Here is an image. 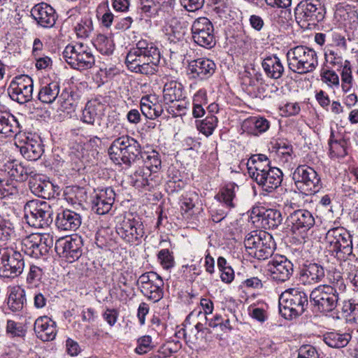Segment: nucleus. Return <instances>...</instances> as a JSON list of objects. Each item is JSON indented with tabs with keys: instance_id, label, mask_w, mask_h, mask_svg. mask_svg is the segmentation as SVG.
<instances>
[{
	"instance_id": "nucleus-1",
	"label": "nucleus",
	"mask_w": 358,
	"mask_h": 358,
	"mask_svg": "<svg viewBox=\"0 0 358 358\" xmlns=\"http://www.w3.org/2000/svg\"><path fill=\"white\" fill-rule=\"evenodd\" d=\"M159 62L158 48L146 40L139 41L136 47L129 51L125 59V64L130 71L147 76L157 71Z\"/></svg>"
},
{
	"instance_id": "nucleus-2",
	"label": "nucleus",
	"mask_w": 358,
	"mask_h": 358,
	"mask_svg": "<svg viewBox=\"0 0 358 358\" xmlns=\"http://www.w3.org/2000/svg\"><path fill=\"white\" fill-rule=\"evenodd\" d=\"M141 152L139 142L127 135L115 138L108 148V155L116 164H137Z\"/></svg>"
},
{
	"instance_id": "nucleus-3",
	"label": "nucleus",
	"mask_w": 358,
	"mask_h": 358,
	"mask_svg": "<svg viewBox=\"0 0 358 358\" xmlns=\"http://www.w3.org/2000/svg\"><path fill=\"white\" fill-rule=\"evenodd\" d=\"M326 248L329 252L344 263L354 259L352 241L350 234L343 227L329 229L325 236Z\"/></svg>"
},
{
	"instance_id": "nucleus-4",
	"label": "nucleus",
	"mask_w": 358,
	"mask_h": 358,
	"mask_svg": "<svg viewBox=\"0 0 358 358\" xmlns=\"http://www.w3.org/2000/svg\"><path fill=\"white\" fill-rule=\"evenodd\" d=\"M289 69L294 73L306 74L313 72L318 66L317 52L304 45H297L287 52Z\"/></svg>"
},
{
	"instance_id": "nucleus-5",
	"label": "nucleus",
	"mask_w": 358,
	"mask_h": 358,
	"mask_svg": "<svg viewBox=\"0 0 358 358\" xmlns=\"http://www.w3.org/2000/svg\"><path fill=\"white\" fill-rule=\"evenodd\" d=\"M308 305V295L300 288L287 289L279 297V311L286 319L302 315Z\"/></svg>"
},
{
	"instance_id": "nucleus-6",
	"label": "nucleus",
	"mask_w": 358,
	"mask_h": 358,
	"mask_svg": "<svg viewBox=\"0 0 358 358\" xmlns=\"http://www.w3.org/2000/svg\"><path fill=\"white\" fill-rule=\"evenodd\" d=\"M244 245L248 255L259 260L268 259L273 255L275 250L272 236L263 231H253L248 234Z\"/></svg>"
},
{
	"instance_id": "nucleus-7",
	"label": "nucleus",
	"mask_w": 358,
	"mask_h": 358,
	"mask_svg": "<svg viewBox=\"0 0 358 358\" xmlns=\"http://www.w3.org/2000/svg\"><path fill=\"white\" fill-rule=\"evenodd\" d=\"M27 223L34 228L43 229L52 222L53 210L50 205L41 200H31L24 207Z\"/></svg>"
},
{
	"instance_id": "nucleus-8",
	"label": "nucleus",
	"mask_w": 358,
	"mask_h": 358,
	"mask_svg": "<svg viewBox=\"0 0 358 358\" xmlns=\"http://www.w3.org/2000/svg\"><path fill=\"white\" fill-rule=\"evenodd\" d=\"M63 58L73 69L83 71L94 64V57L90 48L83 43L68 45L62 53Z\"/></svg>"
},
{
	"instance_id": "nucleus-9",
	"label": "nucleus",
	"mask_w": 358,
	"mask_h": 358,
	"mask_svg": "<svg viewBox=\"0 0 358 358\" xmlns=\"http://www.w3.org/2000/svg\"><path fill=\"white\" fill-rule=\"evenodd\" d=\"M292 179L297 189L307 195L314 194L322 187L317 173L307 165H299L292 173Z\"/></svg>"
},
{
	"instance_id": "nucleus-10",
	"label": "nucleus",
	"mask_w": 358,
	"mask_h": 358,
	"mask_svg": "<svg viewBox=\"0 0 358 358\" xmlns=\"http://www.w3.org/2000/svg\"><path fill=\"white\" fill-rule=\"evenodd\" d=\"M341 294L327 285H320L310 294V302L321 313H329L336 309Z\"/></svg>"
},
{
	"instance_id": "nucleus-11",
	"label": "nucleus",
	"mask_w": 358,
	"mask_h": 358,
	"mask_svg": "<svg viewBox=\"0 0 358 358\" xmlns=\"http://www.w3.org/2000/svg\"><path fill=\"white\" fill-rule=\"evenodd\" d=\"M116 231L124 242L131 245H137L145 234L141 219L133 214L124 217L117 225Z\"/></svg>"
},
{
	"instance_id": "nucleus-12",
	"label": "nucleus",
	"mask_w": 358,
	"mask_h": 358,
	"mask_svg": "<svg viewBox=\"0 0 358 358\" xmlns=\"http://www.w3.org/2000/svg\"><path fill=\"white\" fill-rule=\"evenodd\" d=\"M24 261L22 254L12 248L0 250V277L15 278L24 269Z\"/></svg>"
},
{
	"instance_id": "nucleus-13",
	"label": "nucleus",
	"mask_w": 358,
	"mask_h": 358,
	"mask_svg": "<svg viewBox=\"0 0 358 358\" xmlns=\"http://www.w3.org/2000/svg\"><path fill=\"white\" fill-rule=\"evenodd\" d=\"M192 39L201 47L210 49L215 46L216 41L212 22L207 17L196 19L191 28Z\"/></svg>"
},
{
	"instance_id": "nucleus-14",
	"label": "nucleus",
	"mask_w": 358,
	"mask_h": 358,
	"mask_svg": "<svg viewBox=\"0 0 358 358\" xmlns=\"http://www.w3.org/2000/svg\"><path fill=\"white\" fill-rule=\"evenodd\" d=\"M287 222L292 232L302 239L307 237L308 231L315 224L313 213L305 209L294 210L287 217Z\"/></svg>"
},
{
	"instance_id": "nucleus-15",
	"label": "nucleus",
	"mask_w": 358,
	"mask_h": 358,
	"mask_svg": "<svg viewBox=\"0 0 358 358\" xmlns=\"http://www.w3.org/2000/svg\"><path fill=\"white\" fill-rule=\"evenodd\" d=\"M326 10L320 0H303L296 8V14L300 20L308 25L315 24L324 20Z\"/></svg>"
},
{
	"instance_id": "nucleus-16",
	"label": "nucleus",
	"mask_w": 358,
	"mask_h": 358,
	"mask_svg": "<svg viewBox=\"0 0 358 358\" xmlns=\"http://www.w3.org/2000/svg\"><path fill=\"white\" fill-rule=\"evenodd\" d=\"M33 89L32 78L27 75H21L11 81L8 92L12 100L24 104L31 100Z\"/></svg>"
},
{
	"instance_id": "nucleus-17",
	"label": "nucleus",
	"mask_w": 358,
	"mask_h": 358,
	"mask_svg": "<svg viewBox=\"0 0 358 358\" xmlns=\"http://www.w3.org/2000/svg\"><path fill=\"white\" fill-rule=\"evenodd\" d=\"M83 241L80 236H69L58 239L55 243L57 253L69 263L78 260L82 255Z\"/></svg>"
},
{
	"instance_id": "nucleus-18",
	"label": "nucleus",
	"mask_w": 358,
	"mask_h": 358,
	"mask_svg": "<svg viewBox=\"0 0 358 358\" xmlns=\"http://www.w3.org/2000/svg\"><path fill=\"white\" fill-rule=\"evenodd\" d=\"M267 268L271 279L278 283L287 281L294 272L292 263L283 256L273 259Z\"/></svg>"
},
{
	"instance_id": "nucleus-19",
	"label": "nucleus",
	"mask_w": 358,
	"mask_h": 358,
	"mask_svg": "<svg viewBox=\"0 0 358 358\" xmlns=\"http://www.w3.org/2000/svg\"><path fill=\"white\" fill-rule=\"evenodd\" d=\"M216 65L209 59L199 58L192 61L187 67L190 78L196 80H204L210 78L215 73Z\"/></svg>"
},
{
	"instance_id": "nucleus-20",
	"label": "nucleus",
	"mask_w": 358,
	"mask_h": 358,
	"mask_svg": "<svg viewBox=\"0 0 358 358\" xmlns=\"http://www.w3.org/2000/svg\"><path fill=\"white\" fill-rule=\"evenodd\" d=\"M29 188L33 194L43 199H50L55 196L57 186L54 185L50 181L46 180L45 176L36 172L31 175L29 181Z\"/></svg>"
},
{
	"instance_id": "nucleus-21",
	"label": "nucleus",
	"mask_w": 358,
	"mask_h": 358,
	"mask_svg": "<svg viewBox=\"0 0 358 358\" xmlns=\"http://www.w3.org/2000/svg\"><path fill=\"white\" fill-rule=\"evenodd\" d=\"M115 196V192L111 187L95 192L92 197V209L99 215L106 214L112 208Z\"/></svg>"
},
{
	"instance_id": "nucleus-22",
	"label": "nucleus",
	"mask_w": 358,
	"mask_h": 358,
	"mask_svg": "<svg viewBox=\"0 0 358 358\" xmlns=\"http://www.w3.org/2000/svg\"><path fill=\"white\" fill-rule=\"evenodd\" d=\"M31 15L38 24L44 28L52 27L57 18L55 10L45 3L34 6L31 10Z\"/></svg>"
},
{
	"instance_id": "nucleus-23",
	"label": "nucleus",
	"mask_w": 358,
	"mask_h": 358,
	"mask_svg": "<svg viewBox=\"0 0 358 358\" xmlns=\"http://www.w3.org/2000/svg\"><path fill=\"white\" fill-rule=\"evenodd\" d=\"M325 276L322 266L316 263L304 265L300 271L299 281L304 285L318 283Z\"/></svg>"
},
{
	"instance_id": "nucleus-24",
	"label": "nucleus",
	"mask_w": 358,
	"mask_h": 358,
	"mask_svg": "<svg viewBox=\"0 0 358 358\" xmlns=\"http://www.w3.org/2000/svg\"><path fill=\"white\" fill-rule=\"evenodd\" d=\"M282 181V172L276 167H271L263 175L262 174L255 182L264 191L271 192L278 188Z\"/></svg>"
},
{
	"instance_id": "nucleus-25",
	"label": "nucleus",
	"mask_w": 358,
	"mask_h": 358,
	"mask_svg": "<svg viewBox=\"0 0 358 358\" xmlns=\"http://www.w3.org/2000/svg\"><path fill=\"white\" fill-rule=\"evenodd\" d=\"M34 331L43 341H52L57 334L56 323L47 316L40 317L34 322Z\"/></svg>"
},
{
	"instance_id": "nucleus-26",
	"label": "nucleus",
	"mask_w": 358,
	"mask_h": 358,
	"mask_svg": "<svg viewBox=\"0 0 358 358\" xmlns=\"http://www.w3.org/2000/svg\"><path fill=\"white\" fill-rule=\"evenodd\" d=\"M247 168L250 177L255 181L262 174L270 170L271 166L266 155L257 154L250 157L247 162Z\"/></svg>"
},
{
	"instance_id": "nucleus-27",
	"label": "nucleus",
	"mask_w": 358,
	"mask_h": 358,
	"mask_svg": "<svg viewBox=\"0 0 358 358\" xmlns=\"http://www.w3.org/2000/svg\"><path fill=\"white\" fill-rule=\"evenodd\" d=\"M81 216L75 211L65 209L59 213L56 218L57 228L63 231H75L81 224Z\"/></svg>"
},
{
	"instance_id": "nucleus-28",
	"label": "nucleus",
	"mask_w": 358,
	"mask_h": 358,
	"mask_svg": "<svg viewBox=\"0 0 358 358\" xmlns=\"http://www.w3.org/2000/svg\"><path fill=\"white\" fill-rule=\"evenodd\" d=\"M39 234H32L22 241V250L27 255L38 259L47 255L45 245L40 244Z\"/></svg>"
},
{
	"instance_id": "nucleus-29",
	"label": "nucleus",
	"mask_w": 358,
	"mask_h": 358,
	"mask_svg": "<svg viewBox=\"0 0 358 358\" xmlns=\"http://www.w3.org/2000/svg\"><path fill=\"white\" fill-rule=\"evenodd\" d=\"M256 216L257 220H252L253 222L259 223V227L265 229H275L282 222V217L281 213L276 209H266L260 212L257 209Z\"/></svg>"
},
{
	"instance_id": "nucleus-30",
	"label": "nucleus",
	"mask_w": 358,
	"mask_h": 358,
	"mask_svg": "<svg viewBox=\"0 0 358 358\" xmlns=\"http://www.w3.org/2000/svg\"><path fill=\"white\" fill-rule=\"evenodd\" d=\"M105 106L97 100L88 101L83 110L81 120L83 122L94 125L99 122L104 114Z\"/></svg>"
},
{
	"instance_id": "nucleus-31",
	"label": "nucleus",
	"mask_w": 358,
	"mask_h": 358,
	"mask_svg": "<svg viewBox=\"0 0 358 358\" xmlns=\"http://www.w3.org/2000/svg\"><path fill=\"white\" fill-rule=\"evenodd\" d=\"M185 98L183 85L176 80L167 81L163 89V101L164 103L169 104L175 101H183Z\"/></svg>"
},
{
	"instance_id": "nucleus-32",
	"label": "nucleus",
	"mask_w": 358,
	"mask_h": 358,
	"mask_svg": "<svg viewBox=\"0 0 358 358\" xmlns=\"http://www.w3.org/2000/svg\"><path fill=\"white\" fill-rule=\"evenodd\" d=\"M59 92L60 84L58 80L43 83L40 87L38 99L43 103L50 104L58 97Z\"/></svg>"
},
{
	"instance_id": "nucleus-33",
	"label": "nucleus",
	"mask_w": 358,
	"mask_h": 358,
	"mask_svg": "<svg viewBox=\"0 0 358 358\" xmlns=\"http://www.w3.org/2000/svg\"><path fill=\"white\" fill-rule=\"evenodd\" d=\"M164 285L162 278L159 275L155 280L144 285L141 292L149 300L158 302L164 296Z\"/></svg>"
},
{
	"instance_id": "nucleus-34",
	"label": "nucleus",
	"mask_w": 358,
	"mask_h": 358,
	"mask_svg": "<svg viewBox=\"0 0 358 358\" xmlns=\"http://www.w3.org/2000/svg\"><path fill=\"white\" fill-rule=\"evenodd\" d=\"M262 65L266 76L271 78L278 79L284 73V66L276 55L266 57Z\"/></svg>"
},
{
	"instance_id": "nucleus-35",
	"label": "nucleus",
	"mask_w": 358,
	"mask_h": 358,
	"mask_svg": "<svg viewBox=\"0 0 358 358\" xmlns=\"http://www.w3.org/2000/svg\"><path fill=\"white\" fill-rule=\"evenodd\" d=\"M18 194V182L8 177L6 171L0 170V198L17 196Z\"/></svg>"
},
{
	"instance_id": "nucleus-36",
	"label": "nucleus",
	"mask_w": 358,
	"mask_h": 358,
	"mask_svg": "<svg viewBox=\"0 0 358 358\" xmlns=\"http://www.w3.org/2000/svg\"><path fill=\"white\" fill-rule=\"evenodd\" d=\"M155 100V97L154 96H144L141 99V113L146 118L150 120L156 119L163 112L162 106L154 103Z\"/></svg>"
},
{
	"instance_id": "nucleus-37",
	"label": "nucleus",
	"mask_w": 358,
	"mask_h": 358,
	"mask_svg": "<svg viewBox=\"0 0 358 358\" xmlns=\"http://www.w3.org/2000/svg\"><path fill=\"white\" fill-rule=\"evenodd\" d=\"M270 127L269 122L262 117H250L243 122V127L249 134L257 136L266 131Z\"/></svg>"
},
{
	"instance_id": "nucleus-38",
	"label": "nucleus",
	"mask_w": 358,
	"mask_h": 358,
	"mask_svg": "<svg viewBox=\"0 0 358 358\" xmlns=\"http://www.w3.org/2000/svg\"><path fill=\"white\" fill-rule=\"evenodd\" d=\"M20 132V125L16 118L8 113H0V133L7 136Z\"/></svg>"
},
{
	"instance_id": "nucleus-39",
	"label": "nucleus",
	"mask_w": 358,
	"mask_h": 358,
	"mask_svg": "<svg viewBox=\"0 0 358 358\" xmlns=\"http://www.w3.org/2000/svg\"><path fill=\"white\" fill-rule=\"evenodd\" d=\"M86 150L83 145L76 143L71 148L68 155V162L66 165H69L72 170L79 171L83 166V159L86 154Z\"/></svg>"
},
{
	"instance_id": "nucleus-40",
	"label": "nucleus",
	"mask_w": 358,
	"mask_h": 358,
	"mask_svg": "<svg viewBox=\"0 0 358 358\" xmlns=\"http://www.w3.org/2000/svg\"><path fill=\"white\" fill-rule=\"evenodd\" d=\"M161 159L159 153L152 150L150 151H142L138 161V166L141 165L145 169H148L152 172H157L161 166Z\"/></svg>"
},
{
	"instance_id": "nucleus-41",
	"label": "nucleus",
	"mask_w": 358,
	"mask_h": 358,
	"mask_svg": "<svg viewBox=\"0 0 358 358\" xmlns=\"http://www.w3.org/2000/svg\"><path fill=\"white\" fill-rule=\"evenodd\" d=\"M20 151L28 160L36 161L41 157L43 148L41 141L31 138L27 140L25 145L20 148Z\"/></svg>"
},
{
	"instance_id": "nucleus-42",
	"label": "nucleus",
	"mask_w": 358,
	"mask_h": 358,
	"mask_svg": "<svg viewBox=\"0 0 358 358\" xmlns=\"http://www.w3.org/2000/svg\"><path fill=\"white\" fill-rule=\"evenodd\" d=\"M151 173L150 169H145L141 165L130 176L131 184L138 189L150 186Z\"/></svg>"
},
{
	"instance_id": "nucleus-43",
	"label": "nucleus",
	"mask_w": 358,
	"mask_h": 358,
	"mask_svg": "<svg viewBox=\"0 0 358 358\" xmlns=\"http://www.w3.org/2000/svg\"><path fill=\"white\" fill-rule=\"evenodd\" d=\"M350 339V334L331 331L325 334L323 340L331 348H341L345 347Z\"/></svg>"
},
{
	"instance_id": "nucleus-44",
	"label": "nucleus",
	"mask_w": 358,
	"mask_h": 358,
	"mask_svg": "<svg viewBox=\"0 0 358 358\" xmlns=\"http://www.w3.org/2000/svg\"><path fill=\"white\" fill-rule=\"evenodd\" d=\"M26 303L25 292L17 288L12 290L8 296L7 304L10 310L18 312L22 310Z\"/></svg>"
},
{
	"instance_id": "nucleus-45",
	"label": "nucleus",
	"mask_w": 358,
	"mask_h": 358,
	"mask_svg": "<svg viewBox=\"0 0 358 358\" xmlns=\"http://www.w3.org/2000/svg\"><path fill=\"white\" fill-rule=\"evenodd\" d=\"M8 176L17 182L19 181H24L29 177L31 178V175L36 173V171L29 166H26L22 164H17L12 166L9 171H7Z\"/></svg>"
},
{
	"instance_id": "nucleus-46",
	"label": "nucleus",
	"mask_w": 358,
	"mask_h": 358,
	"mask_svg": "<svg viewBox=\"0 0 358 358\" xmlns=\"http://www.w3.org/2000/svg\"><path fill=\"white\" fill-rule=\"evenodd\" d=\"M238 189V187L235 183H228L220 190L217 198L227 207L233 208L235 206L233 200L236 196V190Z\"/></svg>"
},
{
	"instance_id": "nucleus-47",
	"label": "nucleus",
	"mask_w": 358,
	"mask_h": 358,
	"mask_svg": "<svg viewBox=\"0 0 358 358\" xmlns=\"http://www.w3.org/2000/svg\"><path fill=\"white\" fill-rule=\"evenodd\" d=\"M217 118L214 115H209L202 120L196 121L197 129L206 136H210L217 124Z\"/></svg>"
},
{
	"instance_id": "nucleus-48",
	"label": "nucleus",
	"mask_w": 358,
	"mask_h": 358,
	"mask_svg": "<svg viewBox=\"0 0 358 358\" xmlns=\"http://www.w3.org/2000/svg\"><path fill=\"white\" fill-rule=\"evenodd\" d=\"M334 132L331 131L329 140V154L331 157H343L347 155L346 142L343 139L335 140Z\"/></svg>"
},
{
	"instance_id": "nucleus-49",
	"label": "nucleus",
	"mask_w": 358,
	"mask_h": 358,
	"mask_svg": "<svg viewBox=\"0 0 358 358\" xmlns=\"http://www.w3.org/2000/svg\"><path fill=\"white\" fill-rule=\"evenodd\" d=\"M94 45L103 55H111L114 50L113 41L103 34L97 35Z\"/></svg>"
},
{
	"instance_id": "nucleus-50",
	"label": "nucleus",
	"mask_w": 358,
	"mask_h": 358,
	"mask_svg": "<svg viewBox=\"0 0 358 358\" xmlns=\"http://www.w3.org/2000/svg\"><path fill=\"white\" fill-rule=\"evenodd\" d=\"M343 269L352 284L358 288V261L355 258L349 259L343 264Z\"/></svg>"
},
{
	"instance_id": "nucleus-51",
	"label": "nucleus",
	"mask_w": 358,
	"mask_h": 358,
	"mask_svg": "<svg viewBox=\"0 0 358 358\" xmlns=\"http://www.w3.org/2000/svg\"><path fill=\"white\" fill-rule=\"evenodd\" d=\"M92 20L90 18L82 19L74 27L75 32L78 38H89L93 31Z\"/></svg>"
},
{
	"instance_id": "nucleus-52",
	"label": "nucleus",
	"mask_w": 358,
	"mask_h": 358,
	"mask_svg": "<svg viewBox=\"0 0 358 358\" xmlns=\"http://www.w3.org/2000/svg\"><path fill=\"white\" fill-rule=\"evenodd\" d=\"M328 279L330 285L334 290L343 294L346 289V285L344 279L342 277L341 273L338 271H333L328 274Z\"/></svg>"
},
{
	"instance_id": "nucleus-53",
	"label": "nucleus",
	"mask_w": 358,
	"mask_h": 358,
	"mask_svg": "<svg viewBox=\"0 0 358 358\" xmlns=\"http://www.w3.org/2000/svg\"><path fill=\"white\" fill-rule=\"evenodd\" d=\"M201 101H203L204 103L206 102V94L204 92L199 91L195 94L193 99L192 115L195 118L201 117L205 114Z\"/></svg>"
},
{
	"instance_id": "nucleus-54",
	"label": "nucleus",
	"mask_w": 358,
	"mask_h": 358,
	"mask_svg": "<svg viewBox=\"0 0 358 358\" xmlns=\"http://www.w3.org/2000/svg\"><path fill=\"white\" fill-rule=\"evenodd\" d=\"M324 59L327 64L334 67H341L343 66V57L337 50L327 48L324 52Z\"/></svg>"
},
{
	"instance_id": "nucleus-55",
	"label": "nucleus",
	"mask_w": 358,
	"mask_h": 358,
	"mask_svg": "<svg viewBox=\"0 0 358 358\" xmlns=\"http://www.w3.org/2000/svg\"><path fill=\"white\" fill-rule=\"evenodd\" d=\"M320 75L322 80L329 86H338L339 78L334 71L323 67Z\"/></svg>"
},
{
	"instance_id": "nucleus-56",
	"label": "nucleus",
	"mask_w": 358,
	"mask_h": 358,
	"mask_svg": "<svg viewBox=\"0 0 358 358\" xmlns=\"http://www.w3.org/2000/svg\"><path fill=\"white\" fill-rule=\"evenodd\" d=\"M158 259L164 268L169 269L173 266L174 259L168 249H163L158 254Z\"/></svg>"
},
{
	"instance_id": "nucleus-57",
	"label": "nucleus",
	"mask_w": 358,
	"mask_h": 358,
	"mask_svg": "<svg viewBox=\"0 0 358 358\" xmlns=\"http://www.w3.org/2000/svg\"><path fill=\"white\" fill-rule=\"evenodd\" d=\"M13 224L8 221L2 219L0 216V241L8 240L13 234Z\"/></svg>"
},
{
	"instance_id": "nucleus-58",
	"label": "nucleus",
	"mask_w": 358,
	"mask_h": 358,
	"mask_svg": "<svg viewBox=\"0 0 358 358\" xmlns=\"http://www.w3.org/2000/svg\"><path fill=\"white\" fill-rule=\"evenodd\" d=\"M152 338L150 336H143L138 338V346L136 348L135 351L139 355L146 353L150 349Z\"/></svg>"
},
{
	"instance_id": "nucleus-59",
	"label": "nucleus",
	"mask_w": 358,
	"mask_h": 358,
	"mask_svg": "<svg viewBox=\"0 0 358 358\" xmlns=\"http://www.w3.org/2000/svg\"><path fill=\"white\" fill-rule=\"evenodd\" d=\"M298 358H319V355L314 347L306 345L299 348Z\"/></svg>"
},
{
	"instance_id": "nucleus-60",
	"label": "nucleus",
	"mask_w": 358,
	"mask_h": 358,
	"mask_svg": "<svg viewBox=\"0 0 358 358\" xmlns=\"http://www.w3.org/2000/svg\"><path fill=\"white\" fill-rule=\"evenodd\" d=\"M43 272L40 267L31 265L29 268V272L27 275V281L29 284H32L41 280Z\"/></svg>"
},
{
	"instance_id": "nucleus-61",
	"label": "nucleus",
	"mask_w": 358,
	"mask_h": 358,
	"mask_svg": "<svg viewBox=\"0 0 358 358\" xmlns=\"http://www.w3.org/2000/svg\"><path fill=\"white\" fill-rule=\"evenodd\" d=\"M6 331L13 336H22L24 335L22 327L13 320H8Z\"/></svg>"
},
{
	"instance_id": "nucleus-62",
	"label": "nucleus",
	"mask_w": 358,
	"mask_h": 358,
	"mask_svg": "<svg viewBox=\"0 0 358 358\" xmlns=\"http://www.w3.org/2000/svg\"><path fill=\"white\" fill-rule=\"evenodd\" d=\"M204 0H181V5L189 12H194L201 8Z\"/></svg>"
},
{
	"instance_id": "nucleus-63",
	"label": "nucleus",
	"mask_w": 358,
	"mask_h": 358,
	"mask_svg": "<svg viewBox=\"0 0 358 358\" xmlns=\"http://www.w3.org/2000/svg\"><path fill=\"white\" fill-rule=\"evenodd\" d=\"M66 94L64 93L62 94L61 97H62L63 101L61 102V110L66 112L67 113L73 111L76 108V105L73 101V98L69 94H66L67 97H65Z\"/></svg>"
},
{
	"instance_id": "nucleus-64",
	"label": "nucleus",
	"mask_w": 358,
	"mask_h": 358,
	"mask_svg": "<svg viewBox=\"0 0 358 358\" xmlns=\"http://www.w3.org/2000/svg\"><path fill=\"white\" fill-rule=\"evenodd\" d=\"M342 83H352L353 78L352 75V69L349 61L345 60L341 72Z\"/></svg>"
}]
</instances>
